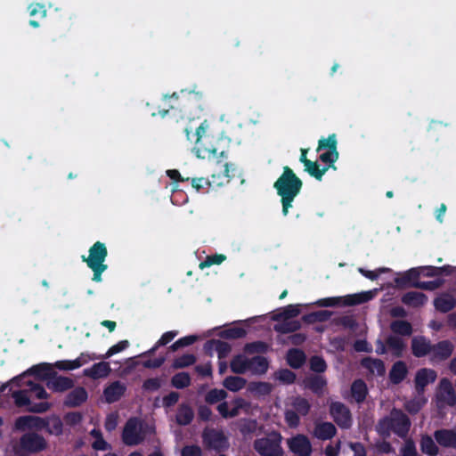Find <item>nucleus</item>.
I'll list each match as a JSON object with an SVG mask.
<instances>
[{
	"mask_svg": "<svg viewBox=\"0 0 456 456\" xmlns=\"http://www.w3.org/2000/svg\"><path fill=\"white\" fill-rule=\"evenodd\" d=\"M208 125L202 123L192 134L195 139L194 151L198 158L203 159H212L219 154L221 157L224 154V148L220 145L218 137L207 133Z\"/></svg>",
	"mask_w": 456,
	"mask_h": 456,
	"instance_id": "1",
	"label": "nucleus"
},
{
	"mask_svg": "<svg viewBox=\"0 0 456 456\" xmlns=\"http://www.w3.org/2000/svg\"><path fill=\"white\" fill-rule=\"evenodd\" d=\"M301 185V181L295 175L292 170L287 167H284L283 174L274 184L278 194L281 197L283 215L286 216L288 214L291 202L298 194Z\"/></svg>",
	"mask_w": 456,
	"mask_h": 456,
	"instance_id": "2",
	"label": "nucleus"
},
{
	"mask_svg": "<svg viewBox=\"0 0 456 456\" xmlns=\"http://www.w3.org/2000/svg\"><path fill=\"white\" fill-rule=\"evenodd\" d=\"M410 425V420L402 411L394 410L388 417L380 420L377 428L379 433L385 436H388L392 432L404 436L409 431Z\"/></svg>",
	"mask_w": 456,
	"mask_h": 456,
	"instance_id": "3",
	"label": "nucleus"
},
{
	"mask_svg": "<svg viewBox=\"0 0 456 456\" xmlns=\"http://www.w3.org/2000/svg\"><path fill=\"white\" fill-rule=\"evenodd\" d=\"M376 290L363 291L344 297H327L319 300L316 304L319 306L354 305L367 302L373 298Z\"/></svg>",
	"mask_w": 456,
	"mask_h": 456,
	"instance_id": "4",
	"label": "nucleus"
},
{
	"mask_svg": "<svg viewBox=\"0 0 456 456\" xmlns=\"http://www.w3.org/2000/svg\"><path fill=\"white\" fill-rule=\"evenodd\" d=\"M281 436L272 433L267 437L255 442L256 450L263 456H282L283 450L281 446Z\"/></svg>",
	"mask_w": 456,
	"mask_h": 456,
	"instance_id": "5",
	"label": "nucleus"
},
{
	"mask_svg": "<svg viewBox=\"0 0 456 456\" xmlns=\"http://www.w3.org/2000/svg\"><path fill=\"white\" fill-rule=\"evenodd\" d=\"M145 435V427L137 419H129L123 431V440L128 445H135L141 443Z\"/></svg>",
	"mask_w": 456,
	"mask_h": 456,
	"instance_id": "6",
	"label": "nucleus"
},
{
	"mask_svg": "<svg viewBox=\"0 0 456 456\" xmlns=\"http://www.w3.org/2000/svg\"><path fill=\"white\" fill-rule=\"evenodd\" d=\"M106 256V246L97 241L90 248L88 256H83L82 259L87 264L90 269H94V267L107 266V265L104 264Z\"/></svg>",
	"mask_w": 456,
	"mask_h": 456,
	"instance_id": "7",
	"label": "nucleus"
},
{
	"mask_svg": "<svg viewBox=\"0 0 456 456\" xmlns=\"http://www.w3.org/2000/svg\"><path fill=\"white\" fill-rule=\"evenodd\" d=\"M14 398L15 404L19 407H26L28 411L34 412H43L47 411L50 408V403L47 402H41L39 403H36L32 402L28 389L14 392L12 395Z\"/></svg>",
	"mask_w": 456,
	"mask_h": 456,
	"instance_id": "8",
	"label": "nucleus"
},
{
	"mask_svg": "<svg viewBox=\"0 0 456 456\" xmlns=\"http://www.w3.org/2000/svg\"><path fill=\"white\" fill-rule=\"evenodd\" d=\"M100 357L96 356L94 354L89 353H82L75 360H62L58 361L55 363V366L62 370H72L80 368L81 366L88 363L91 361L95 359H99Z\"/></svg>",
	"mask_w": 456,
	"mask_h": 456,
	"instance_id": "9",
	"label": "nucleus"
},
{
	"mask_svg": "<svg viewBox=\"0 0 456 456\" xmlns=\"http://www.w3.org/2000/svg\"><path fill=\"white\" fill-rule=\"evenodd\" d=\"M290 451L300 456H309L312 452V446L308 438L303 435H297L287 441Z\"/></svg>",
	"mask_w": 456,
	"mask_h": 456,
	"instance_id": "10",
	"label": "nucleus"
},
{
	"mask_svg": "<svg viewBox=\"0 0 456 456\" xmlns=\"http://www.w3.org/2000/svg\"><path fill=\"white\" fill-rule=\"evenodd\" d=\"M330 413L333 416L335 421L342 428H348L351 425L350 412L342 403H331Z\"/></svg>",
	"mask_w": 456,
	"mask_h": 456,
	"instance_id": "11",
	"label": "nucleus"
},
{
	"mask_svg": "<svg viewBox=\"0 0 456 456\" xmlns=\"http://www.w3.org/2000/svg\"><path fill=\"white\" fill-rule=\"evenodd\" d=\"M20 444L25 451L37 452L45 447V441L37 435L28 434L21 438Z\"/></svg>",
	"mask_w": 456,
	"mask_h": 456,
	"instance_id": "12",
	"label": "nucleus"
},
{
	"mask_svg": "<svg viewBox=\"0 0 456 456\" xmlns=\"http://www.w3.org/2000/svg\"><path fill=\"white\" fill-rule=\"evenodd\" d=\"M44 419L36 416H24L19 418L15 422V428L18 430H29L42 428Z\"/></svg>",
	"mask_w": 456,
	"mask_h": 456,
	"instance_id": "13",
	"label": "nucleus"
},
{
	"mask_svg": "<svg viewBox=\"0 0 456 456\" xmlns=\"http://www.w3.org/2000/svg\"><path fill=\"white\" fill-rule=\"evenodd\" d=\"M126 386L120 381L110 384L103 391V396L107 403L118 401L125 393Z\"/></svg>",
	"mask_w": 456,
	"mask_h": 456,
	"instance_id": "14",
	"label": "nucleus"
},
{
	"mask_svg": "<svg viewBox=\"0 0 456 456\" xmlns=\"http://www.w3.org/2000/svg\"><path fill=\"white\" fill-rule=\"evenodd\" d=\"M244 404L245 402L242 399H237L230 404L226 402L220 403L217 410L224 418H232L239 414L240 409Z\"/></svg>",
	"mask_w": 456,
	"mask_h": 456,
	"instance_id": "15",
	"label": "nucleus"
},
{
	"mask_svg": "<svg viewBox=\"0 0 456 456\" xmlns=\"http://www.w3.org/2000/svg\"><path fill=\"white\" fill-rule=\"evenodd\" d=\"M110 372V364L106 362H101L94 364L92 367L84 370V375L92 379H102L109 376Z\"/></svg>",
	"mask_w": 456,
	"mask_h": 456,
	"instance_id": "16",
	"label": "nucleus"
},
{
	"mask_svg": "<svg viewBox=\"0 0 456 456\" xmlns=\"http://www.w3.org/2000/svg\"><path fill=\"white\" fill-rule=\"evenodd\" d=\"M438 396L441 400L445 402L446 403L452 405L456 402V396L453 392L451 382L444 379L440 381L439 388H438Z\"/></svg>",
	"mask_w": 456,
	"mask_h": 456,
	"instance_id": "17",
	"label": "nucleus"
},
{
	"mask_svg": "<svg viewBox=\"0 0 456 456\" xmlns=\"http://www.w3.org/2000/svg\"><path fill=\"white\" fill-rule=\"evenodd\" d=\"M412 353L417 357H421L427 354H432L433 346L423 337H415L411 342Z\"/></svg>",
	"mask_w": 456,
	"mask_h": 456,
	"instance_id": "18",
	"label": "nucleus"
},
{
	"mask_svg": "<svg viewBox=\"0 0 456 456\" xmlns=\"http://www.w3.org/2000/svg\"><path fill=\"white\" fill-rule=\"evenodd\" d=\"M436 373L430 369H421L416 373L415 383L418 390H422L427 385L433 383Z\"/></svg>",
	"mask_w": 456,
	"mask_h": 456,
	"instance_id": "19",
	"label": "nucleus"
},
{
	"mask_svg": "<svg viewBox=\"0 0 456 456\" xmlns=\"http://www.w3.org/2000/svg\"><path fill=\"white\" fill-rule=\"evenodd\" d=\"M434 436L441 446L456 448V432L442 429L436 431Z\"/></svg>",
	"mask_w": 456,
	"mask_h": 456,
	"instance_id": "20",
	"label": "nucleus"
},
{
	"mask_svg": "<svg viewBox=\"0 0 456 456\" xmlns=\"http://www.w3.org/2000/svg\"><path fill=\"white\" fill-rule=\"evenodd\" d=\"M204 439L209 446L218 450L225 447L227 444L224 434L215 430L205 432Z\"/></svg>",
	"mask_w": 456,
	"mask_h": 456,
	"instance_id": "21",
	"label": "nucleus"
},
{
	"mask_svg": "<svg viewBox=\"0 0 456 456\" xmlns=\"http://www.w3.org/2000/svg\"><path fill=\"white\" fill-rule=\"evenodd\" d=\"M452 353V345L448 341H443L433 346L432 357L435 360L448 358Z\"/></svg>",
	"mask_w": 456,
	"mask_h": 456,
	"instance_id": "22",
	"label": "nucleus"
},
{
	"mask_svg": "<svg viewBox=\"0 0 456 456\" xmlns=\"http://www.w3.org/2000/svg\"><path fill=\"white\" fill-rule=\"evenodd\" d=\"M217 166L219 167L218 172H214L212 175V183L216 185H223L229 181V167L228 164L224 161H218Z\"/></svg>",
	"mask_w": 456,
	"mask_h": 456,
	"instance_id": "23",
	"label": "nucleus"
},
{
	"mask_svg": "<svg viewBox=\"0 0 456 456\" xmlns=\"http://www.w3.org/2000/svg\"><path fill=\"white\" fill-rule=\"evenodd\" d=\"M47 386L55 392H63L72 387L73 381L69 378L57 377L49 380Z\"/></svg>",
	"mask_w": 456,
	"mask_h": 456,
	"instance_id": "24",
	"label": "nucleus"
},
{
	"mask_svg": "<svg viewBox=\"0 0 456 456\" xmlns=\"http://www.w3.org/2000/svg\"><path fill=\"white\" fill-rule=\"evenodd\" d=\"M250 358L245 354H239L231 362V369L235 373H245L248 371Z\"/></svg>",
	"mask_w": 456,
	"mask_h": 456,
	"instance_id": "25",
	"label": "nucleus"
},
{
	"mask_svg": "<svg viewBox=\"0 0 456 456\" xmlns=\"http://www.w3.org/2000/svg\"><path fill=\"white\" fill-rule=\"evenodd\" d=\"M268 369V362L265 357L255 356L250 358L248 371L254 374H264Z\"/></svg>",
	"mask_w": 456,
	"mask_h": 456,
	"instance_id": "26",
	"label": "nucleus"
},
{
	"mask_svg": "<svg viewBox=\"0 0 456 456\" xmlns=\"http://www.w3.org/2000/svg\"><path fill=\"white\" fill-rule=\"evenodd\" d=\"M87 399V393L86 391L82 388L78 387L75 390H73L67 397L66 399V404L69 406H77L84 403Z\"/></svg>",
	"mask_w": 456,
	"mask_h": 456,
	"instance_id": "27",
	"label": "nucleus"
},
{
	"mask_svg": "<svg viewBox=\"0 0 456 456\" xmlns=\"http://www.w3.org/2000/svg\"><path fill=\"white\" fill-rule=\"evenodd\" d=\"M403 302L410 306L418 307L427 302V297L420 292H409L403 296Z\"/></svg>",
	"mask_w": 456,
	"mask_h": 456,
	"instance_id": "28",
	"label": "nucleus"
},
{
	"mask_svg": "<svg viewBox=\"0 0 456 456\" xmlns=\"http://www.w3.org/2000/svg\"><path fill=\"white\" fill-rule=\"evenodd\" d=\"M335 434V428L331 423L317 424L314 429V436L321 439H329Z\"/></svg>",
	"mask_w": 456,
	"mask_h": 456,
	"instance_id": "29",
	"label": "nucleus"
},
{
	"mask_svg": "<svg viewBox=\"0 0 456 456\" xmlns=\"http://www.w3.org/2000/svg\"><path fill=\"white\" fill-rule=\"evenodd\" d=\"M420 449L423 453L429 456H436L438 453V447L429 436H422L420 440Z\"/></svg>",
	"mask_w": 456,
	"mask_h": 456,
	"instance_id": "30",
	"label": "nucleus"
},
{
	"mask_svg": "<svg viewBox=\"0 0 456 456\" xmlns=\"http://www.w3.org/2000/svg\"><path fill=\"white\" fill-rule=\"evenodd\" d=\"M43 428H46L47 431L54 436H59L62 433V422L57 417L48 418L44 420Z\"/></svg>",
	"mask_w": 456,
	"mask_h": 456,
	"instance_id": "31",
	"label": "nucleus"
},
{
	"mask_svg": "<svg viewBox=\"0 0 456 456\" xmlns=\"http://www.w3.org/2000/svg\"><path fill=\"white\" fill-rule=\"evenodd\" d=\"M305 360L304 353L297 349L290 350L287 355L288 363L293 368H299Z\"/></svg>",
	"mask_w": 456,
	"mask_h": 456,
	"instance_id": "32",
	"label": "nucleus"
},
{
	"mask_svg": "<svg viewBox=\"0 0 456 456\" xmlns=\"http://www.w3.org/2000/svg\"><path fill=\"white\" fill-rule=\"evenodd\" d=\"M455 304L454 298L448 294H444L437 297L435 301L436 309L442 312H447L451 310Z\"/></svg>",
	"mask_w": 456,
	"mask_h": 456,
	"instance_id": "33",
	"label": "nucleus"
},
{
	"mask_svg": "<svg viewBox=\"0 0 456 456\" xmlns=\"http://www.w3.org/2000/svg\"><path fill=\"white\" fill-rule=\"evenodd\" d=\"M406 372L407 369L405 364L402 362H398L394 364L390 371V378L393 382L398 383L404 379Z\"/></svg>",
	"mask_w": 456,
	"mask_h": 456,
	"instance_id": "34",
	"label": "nucleus"
},
{
	"mask_svg": "<svg viewBox=\"0 0 456 456\" xmlns=\"http://www.w3.org/2000/svg\"><path fill=\"white\" fill-rule=\"evenodd\" d=\"M245 384V379L240 377H228L224 380V386L233 392L242 389Z\"/></svg>",
	"mask_w": 456,
	"mask_h": 456,
	"instance_id": "35",
	"label": "nucleus"
},
{
	"mask_svg": "<svg viewBox=\"0 0 456 456\" xmlns=\"http://www.w3.org/2000/svg\"><path fill=\"white\" fill-rule=\"evenodd\" d=\"M28 392L32 402L36 399L42 400L47 398L45 390L42 387L31 382H28Z\"/></svg>",
	"mask_w": 456,
	"mask_h": 456,
	"instance_id": "36",
	"label": "nucleus"
},
{
	"mask_svg": "<svg viewBox=\"0 0 456 456\" xmlns=\"http://www.w3.org/2000/svg\"><path fill=\"white\" fill-rule=\"evenodd\" d=\"M92 436V446L95 450L105 451L109 448V444L103 440L99 430L93 429L90 433Z\"/></svg>",
	"mask_w": 456,
	"mask_h": 456,
	"instance_id": "37",
	"label": "nucleus"
},
{
	"mask_svg": "<svg viewBox=\"0 0 456 456\" xmlns=\"http://www.w3.org/2000/svg\"><path fill=\"white\" fill-rule=\"evenodd\" d=\"M367 388L363 382L358 380L352 385V395L357 402H362L366 395Z\"/></svg>",
	"mask_w": 456,
	"mask_h": 456,
	"instance_id": "38",
	"label": "nucleus"
},
{
	"mask_svg": "<svg viewBox=\"0 0 456 456\" xmlns=\"http://www.w3.org/2000/svg\"><path fill=\"white\" fill-rule=\"evenodd\" d=\"M362 364L373 374L382 375L385 372L384 365L379 360L365 359Z\"/></svg>",
	"mask_w": 456,
	"mask_h": 456,
	"instance_id": "39",
	"label": "nucleus"
},
{
	"mask_svg": "<svg viewBox=\"0 0 456 456\" xmlns=\"http://www.w3.org/2000/svg\"><path fill=\"white\" fill-rule=\"evenodd\" d=\"M305 384L306 387H309L314 392L322 393L326 385V381L322 377H314L305 380Z\"/></svg>",
	"mask_w": 456,
	"mask_h": 456,
	"instance_id": "40",
	"label": "nucleus"
},
{
	"mask_svg": "<svg viewBox=\"0 0 456 456\" xmlns=\"http://www.w3.org/2000/svg\"><path fill=\"white\" fill-rule=\"evenodd\" d=\"M388 349L395 354L399 355L405 348V343L402 338L397 337H391L387 340Z\"/></svg>",
	"mask_w": 456,
	"mask_h": 456,
	"instance_id": "41",
	"label": "nucleus"
},
{
	"mask_svg": "<svg viewBox=\"0 0 456 456\" xmlns=\"http://www.w3.org/2000/svg\"><path fill=\"white\" fill-rule=\"evenodd\" d=\"M250 392L264 395L272 391V385L266 382L251 383L248 387Z\"/></svg>",
	"mask_w": 456,
	"mask_h": 456,
	"instance_id": "42",
	"label": "nucleus"
},
{
	"mask_svg": "<svg viewBox=\"0 0 456 456\" xmlns=\"http://www.w3.org/2000/svg\"><path fill=\"white\" fill-rule=\"evenodd\" d=\"M391 330L397 334L410 335L411 333V326L404 321H396L391 324Z\"/></svg>",
	"mask_w": 456,
	"mask_h": 456,
	"instance_id": "43",
	"label": "nucleus"
},
{
	"mask_svg": "<svg viewBox=\"0 0 456 456\" xmlns=\"http://www.w3.org/2000/svg\"><path fill=\"white\" fill-rule=\"evenodd\" d=\"M305 169L318 180H321L324 173L327 171V168L321 170L319 168V165L316 162H313L311 160L305 162Z\"/></svg>",
	"mask_w": 456,
	"mask_h": 456,
	"instance_id": "44",
	"label": "nucleus"
},
{
	"mask_svg": "<svg viewBox=\"0 0 456 456\" xmlns=\"http://www.w3.org/2000/svg\"><path fill=\"white\" fill-rule=\"evenodd\" d=\"M190 376L185 372H180L172 379V384L176 388H183L190 385Z\"/></svg>",
	"mask_w": 456,
	"mask_h": 456,
	"instance_id": "45",
	"label": "nucleus"
},
{
	"mask_svg": "<svg viewBox=\"0 0 456 456\" xmlns=\"http://www.w3.org/2000/svg\"><path fill=\"white\" fill-rule=\"evenodd\" d=\"M193 413L191 408L187 406H182L179 409L178 414H177V421L178 423L182 425L188 424L191 419H192Z\"/></svg>",
	"mask_w": 456,
	"mask_h": 456,
	"instance_id": "46",
	"label": "nucleus"
},
{
	"mask_svg": "<svg viewBox=\"0 0 456 456\" xmlns=\"http://www.w3.org/2000/svg\"><path fill=\"white\" fill-rule=\"evenodd\" d=\"M246 330L241 326H235L224 331V337L226 338H239L246 335Z\"/></svg>",
	"mask_w": 456,
	"mask_h": 456,
	"instance_id": "47",
	"label": "nucleus"
},
{
	"mask_svg": "<svg viewBox=\"0 0 456 456\" xmlns=\"http://www.w3.org/2000/svg\"><path fill=\"white\" fill-rule=\"evenodd\" d=\"M226 259V256L222 254H216L213 256H207L206 260L200 264L201 269L208 267L213 265H220Z\"/></svg>",
	"mask_w": 456,
	"mask_h": 456,
	"instance_id": "48",
	"label": "nucleus"
},
{
	"mask_svg": "<svg viewBox=\"0 0 456 456\" xmlns=\"http://www.w3.org/2000/svg\"><path fill=\"white\" fill-rule=\"evenodd\" d=\"M195 362V357L192 354H184L174 361L173 366L175 368H184L191 365Z\"/></svg>",
	"mask_w": 456,
	"mask_h": 456,
	"instance_id": "49",
	"label": "nucleus"
},
{
	"mask_svg": "<svg viewBox=\"0 0 456 456\" xmlns=\"http://www.w3.org/2000/svg\"><path fill=\"white\" fill-rule=\"evenodd\" d=\"M425 403L426 399L424 396L419 395L412 401L408 402L405 407L410 412H417Z\"/></svg>",
	"mask_w": 456,
	"mask_h": 456,
	"instance_id": "50",
	"label": "nucleus"
},
{
	"mask_svg": "<svg viewBox=\"0 0 456 456\" xmlns=\"http://www.w3.org/2000/svg\"><path fill=\"white\" fill-rule=\"evenodd\" d=\"M293 407L301 415H305L309 411L310 404L303 398H296L293 402Z\"/></svg>",
	"mask_w": 456,
	"mask_h": 456,
	"instance_id": "51",
	"label": "nucleus"
},
{
	"mask_svg": "<svg viewBox=\"0 0 456 456\" xmlns=\"http://www.w3.org/2000/svg\"><path fill=\"white\" fill-rule=\"evenodd\" d=\"M226 397V392L222 389H213L209 391L206 396L208 403H214Z\"/></svg>",
	"mask_w": 456,
	"mask_h": 456,
	"instance_id": "52",
	"label": "nucleus"
},
{
	"mask_svg": "<svg viewBox=\"0 0 456 456\" xmlns=\"http://www.w3.org/2000/svg\"><path fill=\"white\" fill-rule=\"evenodd\" d=\"M329 148L330 150H337V139L335 134L330 135L327 139H321L317 151H321L323 148Z\"/></svg>",
	"mask_w": 456,
	"mask_h": 456,
	"instance_id": "53",
	"label": "nucleus"
},
{
	"mask_svg": "<svg viewBox=\"0 0 456 456\" xmlns=\"http://www.w3.org/2000/svg\"><path fill=\"white\" fill-rule=\"evenodd\" d=\"M299 312L298 305H289L281 310L280 315L284 319H288L298 315Z\"/></svg>",
	"mask_w": 456,
	"mask_h": 456,
	"instance_id": "54",
	"label": "nucleus"
},
{
	"mask_svg": "<svg viewBox=\"0 0 456 456\" xmlns=\"http://www.w3.org/2000/svg\"><path fill=\"white\" fill-rule=\"evenodd\" d=\"M129 343L127 340H123L118 342V344L112 346L106 353V354L103 356V358H109L115 354H118L124 349H126L128 346Z\"/></svg>",
	"mask_w": 456,
	"mask_h": 456,
	"instance_id": "55",
	"label": "nucleus"
},
{
	"mask_svg": "<svg viewBox=\"0 0 456 456\" xmlns=\"http://www.w3.org/2000/svg\"><path fill=\"white\" fill-rule=\"evenodd\" d=\"M276 378L284 383L290 384L295 380V374L289 370H281L276 373Z\"/></svg>",
	"mask_w": 456,
	"mask_h": 456,
	"instance_id": "56",
	"label": "nucleus"
},
{
	"mask_svg": "<svg viewBox=\"0 0 456 456\" xmlns=\"http://www.w3.org/2000/svg\"><path fill=\"white\" fill-rule=\"evenodd\" d=\"M197 340V337L196 336H187V337H184L177 341H175L172 346H171V348L173 350H176L178 349L179 347H183V346H189V345H191L192 343H194L195 341Z\"/></svg>",
	"mask_w": 456,
	"mask_h": 456,
	"instance_id": "57",
	"label": "nucleus"
},
{
	"mask_svg": "<svg viewBox=\"0 0 456 456\" xmlns=\"http://www.w3.org/2000/svg\"><path fill=\"white\" fill-rule=\"evenodd\" d=\"M358 271L366 278L370 280H376L381 273L388 272L387 268H379L375 271H367L362 268H359Z\"/></svg>",
	"mask_w": 456,
	"mask_h": 456,
	"instance_id": "58",
	"label": "nucleus"
},
{
	"mask_svg": "<svg viewBox=\"0 0 456 456\" xmlns=\"http://www.w3.org/2000/svg\"><path fill=\"white\" fill-rule=\"evenodd\" d=\"M118 422V414L112 412L109 414L105 420V428L107 430L111 431L116 428Z\"/></svg>",
	"mask_w": 456,
	"mask_h": 456,
	"instance_id": "59",
	"label": "nucleus"
},
{
	"mask_svg": "<svg viewBox=\"0 0 456 456\" xmlns=\"http://www.w3.org/2000/svg\"><path fill=\"white\" fill-rule=\"evenodd\" d=\"M310 363H311L312 370L314 371L322 372V371H324L326 369L325 362L320 357H317V356L313 357L311 359Z\"/></svg>",
	"mask_w": 456,
	"mask_h": 456,
	"instance_id": "60",
	"label": "nucleus"
},
{
	"mask_svg": "<svg viewBox=\"0 0 456 456\" xmlns=\"http://www.w3.org/2000/svg\"><path fill=\"white\" fill-rule=\"evenodd\" d=\"M320 159L325 163H334L338 159V152L337 150L330 149L329 151L322 153Z\"/></svg>",
	"mask_w": 456,
	"mask_h": 456,
	"instance_id": "61",
	"label": "nucleus"
},
{
	"mask_svg": "<svg viewBox=\"0 0 456 456\" xmlns=\"http://www.w3.org/2000/svg\"><path fill=\"white\" fill-rule=\"evenodd\" d=\"M285 419L287 424L291 428H296L299 423V418L297 414L291 410H287L285 413Z\"/></svg>",
	"mask_w": 456,
	"mask_h": 456,
	"instance_id": "62",
	"label": "nucleus"
},
{
	"mask_svg": "<svg viewBox=\"0 0 456 456\" xmlns=\"http://www.w3.org/2000/svg\"><path fill=\"white\" fill-rule=\"evenodd\" d=\"M417 452L411 441H406L401 450V456H416Z\"/></svg>",
	"mask_w": 456,
	"mask_h": 456,
	"instance_id": "63",
	"label": "nucleus"
},
{
	"mask_svg": "<svg viewBox=\"0 0 456 456\" xmlns=\"http://www.w3.org/2000/svg\"><path fill=\"white\" fill-rule=\"evenodd\" d=\"M182 456H201V450L199 446H185L181 452Z\"/></svg>",
	"mask_w": 456,
	"mask_h": 456,
	"instance_id": "64",
	"label": "nucleus"
}]
</instances>
